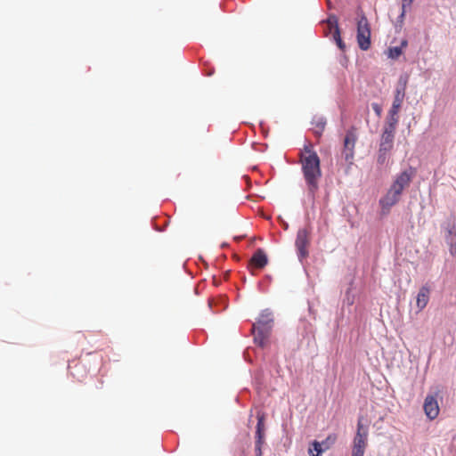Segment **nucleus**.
<instances>
[{"instance_id": "nucleus-1", "label": "nucleus", "mask_w": 456, "mask_h": 456, "mask_svg": "<svg viewBox=\"0 0 456 456\" xmlns=\"http://www.w3.org/2000/svg\"><path fill=\"white\" fill-rule=\"evenodd\" d=\"M300 164L308 193L314 198L319 190L322 170L320 158L312 146H305L300 152Z\"/></svg>"}, {"instance_id": "nucleus-2", "label": "nucleus", "mask_w": 456, "mask_h": 456, "mask_svg": "<svg viewBox=\"0 0 456 456\" xmlns=\"http://www.w3.org/2000/svg\"><path fill=\"white\" fill-rule=\"evenodd\" d=\"M357 43L360 49L367 51L370 47V27L364 14L357 20Z\"/></svg>"}, {"instance_id": "nucleus-3", "label": "nucleus", "mask_w": 456, "mask_h": 456, "mask_svg": "<svg viewBox=\"0 0 456 456\" xmlns=\"http://www.w3.org/2000/svg\"><path fill=\"white\" fill-rule=\"evenodd\" d=\"M324 34L326 37H329L332 38L338 47L344 51L346 48L345 43L342 41L341 36H340V30L338 28V18L335 15H330L327 20L325 21L324 25Z\"/></svg>"}, {"instance_id": "nucleus-4", "label": "nucleus", "mask_w": 456, "mask_h": 456, "mask_svg": "<svg viewBox=\"0 0 456 456\" xmlns=\"http://www.w3.org/2000/svg\"><path fill=\"white\" fill-rule=\"evenodd\" d=\"M357 141V134L355 132V128L352 127L349 129L344 139V149L342 151V156L345 159L346 162L349 165L353 164L354 158V147Z\"/></svg>"}, {"instance_id": "nucleus-5", "label": "nucleus", "mask_w": 456, "mask_h": 456, "mask_svg": "<svg viewBox=\"0 0 456 456\" xmlns=\"http://www.w3.org/2000/svg\"><path fill=\"white\" fill-rule=\"evenodd\" d=\"M309 228L299 229L297 234L295 245L297 250L298 258L302 261L308 256V246L310 244Z\"/></svg>"}, {"instance_id": "nucleus-6", "label": "nucleus", "mask_w": 456, "mask_h": 456, "mask_svg": "<svg viewBox=\"0 0 456 456\" xmlns=\"http://www.w3.org/2000/svg\"><path fill=\"white\" fill-rule=\"evenodd\" d=\"M401 195V192L390 186L386 195L379 200V205L383 215L388 214L390 208L399 202Z\"/></svg>"}, {"instance_id": "nucleus-7", "label": "nucleus", "mask_w": 456, "mask_h": 456, "mask_svg": "<svg viewBox=\"0 0 456 456\" xmlns=\"http://www.w3.org/2000/svg\"><path fill=\"white\" fill-rule=\"evenodd\" d=\"M423 411L429 420L436 419L440 412V407L437 402V394L428 395L424 400Z\"/></svg>"}, {"instance_id": "nucleus-8", "label": "nucleus", "mask_w": 456, "mask_h": 456, "mask_svg": "<svg viewBox=\"0 0 456 456\" xmlns=\"http://www.w3.org/2000/svg\"><path fill=\"white\" fill-rule=\"evenodd\" d=\"M407 80L400 79L395 92V97L391 109L389 110L393 114L399 113L402 103L405 96Z\"/></svg>"}, {"instance_id": "nucleus-9", "label": "nucleus", "mask_w": 456, "mask_h": 456, "mask_svg": "<svg viewBox=\"0 0 456 456\" xmlns=\"http://www.w3.org/2000/svg\"><path fill=\"white\" fill-rule=\"evenodd\" d=\"M414 175V171L410 168L400 173L392 183V187L403 193V190L408 187Z\"/></svg>"}, {"instance_id": "nucleus-10", "label": "nucleus", "mask_w": 456, "mask_h": 456, "mask_svg": "<svg viewBox=\"0 0 456 456\" xmlns=\"http://www.w3.org/2000/svg\"><path fill=\"white\" fill-rule=\"evenodd\" d=\"M273 322V319L272 313L268 310H265L260 314L256 322L253 324V329H265L266 330L271 331Z\"/></svg>"}, {"instance_id": "nucleus-11", "label": "nucleus", "mask_w": 456, "mask_h": 456, "mask_svg": "<svg viewBox=\"0 0 456 456\" xmlns=\"http://www.w3.org/2000/svg\"><path fill=\"white\" fill-rule=\"evenodd\" d=\"M430 297V288L428 285L422 286L416 297V306L419 311H422L428 304Z\"/></svg>"}, {"instance_id": "nucleus-12", "label": "nucleus", "mask_w": 456, "mask_h": 456, "mask_svg": "<svg viewBox=\"0 0 456 456\" xmlns=\"http://www.w3.org/2000/svg\"><path fill=\"white\" fill-rule=\"evenodd\" d=\"M395 134V133L383 129L379 147L381 151H391L393 150Z\"/></svg>"}, {"instance_id": "nucleus-13", "label": "nucleus", "mask_w": 456, "mask_h": 456, "mask_svg": "<svg viewBox=\"0 0 456 456\" xmlns=\"http://www.w3.org/2000/svg\"><path fill=\"white\" fill-rule=\"evenodd\" d=\"M268 263L267 256L265 251L258 248L252 256L250 259V265L256 268L262 269Z\"/></svg>"}, {"instance_id": "nucleus-14", "label": "nucleus", "mask_w": 456, "mask_h": 456, "mask_svg": "<svg viewBox=\"0 0 456 456\" xmlns=\"http://www.w3.org/2000/svg\"><path fill=\"white\" fill-rule=\"evenodd\" d=\"M252 330L254 333V342L260 347L264 348L267 345L270 331L265 329L262 330L253 328Z\"/></svg>"}, {"instance_id": "nucleus-15", "label": "nucleus", "mask_w": 456, "mask_h": 456, "mask_svg": "<svg viewBox=\"0 0 456 456\" xmlns=\"http://www.w3.org/2000/svg\"><path fill=\"white\" fill-rule=\"evenodd\" d=\"M256 443H265V415L264 413H257V424L256 430Z\"/></svg>"}, {"instance_id": "nucleus-16", "label": "nucleus", "mask_w": 456, "mask_h": 456, "mask_svg": "<svg viewBox=\"0 0 456 456\" xmlns=\"http://www.w3.org/2000/svg\"><path fill=\"white\" fill-rule=\"evenodd\" d=\"M362 418H359L358 423H357V430L356 434L353 439V441H360V442H368V428L367 427H363L362 423Z\"/></svg>"}, {"instance_id": "nucleus-17", "label": "nucleus", "mask_w": 456, "mask_h": 456, "mask_svg": "<svg viewBox=\"0 0 456 456\" xmlns=\"http://www.w3.org/2000/svg\"><path fill=\"white\" fill-rule=\"evenodd\" d=\"M399 122L398 113L393 114L390 110L388 111V116L387 118V121L384 126V130H387L393 133H395L396 126Z\"/></svg>"}, {"instance_id": "nucleus-18", "label": "nucleus", "mask_w": 456, "mask_h": 456, "mask_svg": "<svg viewBox=\"0 0 456 456\" xmlns=\"http://www.w3.org/2000/svg\"><path fill=\"white\" fill-rule=\"evenodd\" d=\"M368 442L353 441L351 456H364Z\"/></svg>"}, {"instance_id": "nucleus-19", "label": "nucleus", "mask_w": 456, "mask_h": 456, "mask_svg": "<svg viewBox=\"0 0 456 456\" xmlns=\"http://www.w3.org/2000/svg\"><path fill=\"white\" fill-rule=\"evenodd\" d=\"M313 131L317 136H321L326 126V120L323 118H314L312 122Z\"/></svg>"}, {"instance_id": "nucleus-20", "label": "nucleus", "mask_w": 456, "mask_h": 456, "mask_svg": "<svg viewBox=\"0 0 456 456\" xmlns=\"http://www.w3.org/2000/svg\"><path fill=\"white\" fill-rule=\"evenodd\" d=\"M337 438L336 434H330L323 441L320 442L322 452L330 449L335 444Z\"/></svg>"}, {"instance_id": "nucleus-21", "label": "nucleus", "mask_w": 456, "mask_h": 456, "mask_svg": "<svg viewBox=\"0 0 456 456\" xmlns=\"http://www.w3.org/2000/svg\"><path fill=\"white\" fill-rule=\"evenodd\" d=\"M389 153H390V151H381V149L379 148L378 157H377L378 164L384 165L388 159Z\"/></svg>"}, {"instance_id": "nucleus-22", "label": "nucleus", "mask_w": 456, "mask_h": 456, "mask_svg": "<svg viewBox=\"0 0 456 456\" xmlns=\"http://www.w3.org/2000/svg\"><path fill=\"white\" fill-rule=\"evenodd\" d=\"M402 54L401 47L395 46L389 49V57L397 59Z\"/></svg>"}, {"instance_id": "nucleus-23", "label": "nucleus", "mask_w": 456, "mask_h": 456, "mask_svg": "<svg viewBox=\"0 0 456 456\" xmlns=\"http://www.w3.org/2000/svg\"><path fill=\"white\" fill-rule=\"evenodd\" d=\"M311 445L314 446V450H315V454L311 455V456H322V455L323 452L322 450V444H320V442L314 440L311 443Z\"/></svg>"}, {"instance_id": "nucleus-24", "label": "nucleus", "mask_w": 456, "mask_h": 456, "mask_svg": "<svg viewBox=\"0 0 456 456\" xmlns=\"http://www.w3.org/2000/svg\"><path fill=\"white\" fill-rule=\"evenodd\" d=\"M413 1L414 0H403V3H402V8H403L402 16H403L404 13H405V8L406 7H410Z\"/></svg>"}, {"instance_id": "nucleus-25", "label": "nucleus", "mask_w": 456, "mask_h": 456, "mask_svg": "<svg viewBox=\"0 0 456 456\" xmlns=\"http://www.w3.org/2000/svg\"><path fill=\"white\" fill-rule=\"evenodd\" d=\"M372 109L378 117L381 116L382 109L378 103H372Z\"/></svg>"}, {"instance_id": "nucleus-26", "label": "nucleus", "mask_w": 456, "mask_h": 456, "mask_svg": "<svg viewBox=\"0 0 456 456\" xmlns=\"http://www.w3.org/2000/svg\"><path fill=\"white\" fill-rule=\"evenodd\" d=\"M264 444H257L256 443L255 451H256V456H262V446Z\"/></svg>"}, {"instance_id": "nucleus-27", "label": "nucleus", "mask_w": 456, "mask_h": 456, "mask_svg": "<svg viewBox=\"0 0 456 456\" xmlns=\"http://www.w3.org/2000/svg\"><path fill=\"white\" fill-rule=\"evenodd\" d=\"M447 232H448L447 240H449L451 241V239L453 240L452 237L456 235V233L454 232V228L452 227V228L448 229Z\"/></svg>"}, {"instance_id": "nucleus-28", "label": "nucleus", "mask_w": 456, "mask_h": 456, "mask_svg": "<svg viewBox=\"0 0 456 456\" xmlns=\"http://www.w3.org/2000/svg\"><path fill=\"white\" fill-rule=\"evenodd\" d=\"M451 248H450V252L452 255H455L456 254V246L453 245V240L451 239Z\"/></svg>"}, {"instance_id": "nucleus-29", "label": "nucleus", "mask_w": 456, "mask_h": 456, "mask_svg": "<svg viewBox=\"0 0 456 456\" xmlns=\"http://www.w3.org/2000/svg\"><path fill=\"white\" fill-rule=\"evenodd\" d=\"M307 452H308L309 456H311V455H314V454H315L314 446H312V445L310 444V446H309V448H308V451H307Z\"/></svg>"}, {"instance_id": "nucleus-30", "label": "nucleus", "mask_w": 456, "mask_h": 456, "mask_svg": "<svg viewBox=\"0 0 456 456\" xmlns=\"http://www.w3.org/2000/svg\"><path fill=\"white\" fill-rule=\"evenodd\" d=\"M71 375L76 378L77 380H82V379L84 378V374H81V375H78V374H76L75 372H71Z\"/></svg>"}, {"instance_id": "nucleus-31", "label": "nucleus", "mask_w": 456, "mask_h": 456, "mask_svg": "<svg viewBox=\"0 0 456 456\" xmlns=\"http://www.w3.org/2000/svg\"><path fill=\"white\" fill-rule=\"evenodd\" d=\"M406 45H407L406 41H403V42L402 43V45H403V46H405Z\"/></svg>"}, {"instance_id": "nucleus-32", "label": "nucleus", "mask_w": 456, "mask_h": 456, "mask_svg": "<svg viewBox=\"0 0 456 456\" xmlns=\"http://www.w3.org/2000/svg\"><path fill=\"white\" fill-rule=\"evenodd\" d=\"M79 367H80V366H79L78 364H77V365H75V367H74V368L76 369V368H79Z\"/></svg>"}]
</instances>
